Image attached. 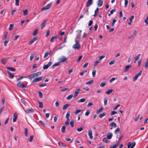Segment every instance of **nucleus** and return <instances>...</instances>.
Wrapping results in <instances>:
<instances>
[{"label": "nucleus", "mask_w": 148, "mask_h": 148, "mask_svg": "<svg viewBox=\"0 0 148 148\" xmlns=\"http://www.w3.org/2000/svg\"><path fill=\"white\" fill-rule=\"evenodd\" d=\"M52 4V3H50L47 5L45 7L42 8L41 11H44L50 8Z\"/></svg>", "instance_id": "1"}, {"label": "nucleus", "mask_w": 148, "mask_h": 148, "mask_svg": "<svg viewBox=\"0 0 148 148\" xmlns=\"http://www.w3.org/2000/svg\"><path fill=\"white\" fill-rule=\"evenodd\" d=\"M17 86L21 88H24L27 87V86L24 85L22 82L19 81L16 84Z\"/></svg>", "instance_id": "2"}, {"label": "nucleus", "mask_w": 148, "mask_h": 148, "mask_svg": "<svg viewBox=\"0 0 148 148\" xmlns=\"http://www.w3.org/2000/svg\"><path fill=\"white\" fill-rule=\"evenodd\" d=\"M142 70L140 71L139 73L136 74L135 76L134 77L133 81L135 82L138 78V77L140 76L142 74Z\"/></svg>", "instance_id": "3"}, {"label": "nucleus", "mask_w": 148, "mask_h": 148, "mask_svg": "<svg viewBox=\"0 0 148 148\" xmlns=\"http://www.w3.org/2000/svg\"><path fill=\"white\" fill-rule=\"evenodd\" d=\"M67 59V58L66 57L64 56H62L61 58H59V60L60 63L63 62H65Z\"/></svg>", "instance_id": "4"}, {"label": "nucleus", "mask_w": 148, "mask_h": 148, "mask_svg": "<svg viewBox=\"0 0 148 148\" xmlns=\"http://www.w3.org/2000/svg\"><path fill=\"white\" fill-rule=\"evenodd\" d=\"M81 47L80 44L79 42H76V43L74 44L73 46V47L74 49H79Z\"/></svg>", "instance_id": "5"}, {"label": "nucleus", "mask_w": 148, "mask_h": 148, "mask_svg": "<svg viewBox=\"0 0 148 148\" xmlns=\"http://www.w3.org/2000/svg\"><path fill=\"white\" fill-rule=\"evenodd\" d=\"M136 145V143L135 142H133L132 143H131V142H129L127 144V148H130L131 147H132V148L134 147V146Z\"/></svg>", "instance_id": "6"}, {"label": "nucleus", "mask_w": 148, "mask_h": 148, "mask_svg": "<svg viewBox=\"0 0 148 148\" xmlns=\"http://www.w3.org/2000/svg\"><path fill=\"white\" fill-rule=\"evenodd\" d=\"M43 77H37L34 79L32 81L33 83L42 80L43 79Z\"/></svg>", "instance_id": "7"}, {"label": "nucleus", "mask_w": 148, "mask_h": 148, "mask_svg": "<svg viewBox=\"0 0 148 148\" xmlns=\"http://www.w3.org/2000/svg\"><path fill=\"white\" fill-rule=\"evenodd\" d=\"M52 62H49L47 65H44L43 66V69L45 70L47 69L51 64Z\"/></svg>", "instance_id": "8"}, {"label": "nucleus", "mask_w": 148, "mask_h": 148, "mask_svg": "<svg viewBox=\"0 0 148 148\" xmlns=\"http://www.w3.org/2000/svg\"><path fill=\"white\" fill-rule=\"evenodd\" d=\"M93 3V0H88L86 5V7H89Z\"/></svg>", "instance_id": "9"}, {"label": "nucleus", "mask_w": 148, "mask_h": 148, "mask_svg": "<svg viewBox=\"0 0 148 148\" xmlns=\"http://www.w3.org/2000/svg\"><path fill=\"white\" fill-rule=\"evenodd\" d=\"M25 111L27 113H32L34 112V110L31 109H27Z\"/></svg>", "instance_id": "10"}, {"label": "nucleus", "mask_w": 148, "mask_h": 148, "mask_svg": "<svg viewBox=\"0 0 148 148\" xmlns=\"http://www.w3.org/2000/svg\"><path fill=\"white\" fill-rule=\"evenodd\" d=\"M37 40V38L36 37H34L30 41L29 44L30 45L32 44L34 41Z\"/></svg>", "instance_id": "11"}, {"label": "nucleus", "mask_w": 148, "mask_h": 148, "mask_svg": "<svg viewBox=\"0 0 148 148\" xmlns=\"http://www.w3.org/2000/svg\"><path fill=\"white\" fill-rule=\"evenodd\" d=\"M132 65H127L125 66V69L124 71L125 72H127L129 70L130 68L132 67Z\"/></svg>", "instance_id": "12"}, {"label": "nucleus", "mask_w": 148, "mask_h": 148, "mask_svg": "<svg viewBox=\"0 0 148 148\" xmlns=\"http://www.w3.org/2000/svg\"><path fill=\"white\" fill-rule=\"evenodd\" d=\"M36 76L35 75L34 73L32 74H30L27 76V77L29 79H32L35 77H36Z\"/></svg>", "instance_id": "13"}, {"label": "nucleus", "mask_w": 148, "mask_h": 148, "mask_svg": "<svg viewBox=\"0 0 148 148\" xmlns=\"http://www.w3.org/2000/svg\"><path fill=\"white\" fill-rule=\"evenodd\" d=\"M136 30H135L134 32L130 36L128 37V39H130L134 37L136 35Z\"/></svg>", "instance_id": "14"}, {"label": "nucleus", "mask_w": 148, "mask_h": 148, "mask_svg": "<svg viewBox=\"0 0 148 148\" xmlns=\"http://www.w3.org/2000/svg\"><path fill=\"white\" fill-rule=\"evenodd\" d=\"M17 115L15 113L14 114H13V122H15L16 121V120L17 119Z\"/></svg>", "instance_id": "15"}, {"label": "nucleus", "mask_w": 148, "mask_h": 148, "mask_svg": "<svg viewBox=\"0 0 148 148\" xmlns=\"http://www.w3.org/2000/svg\"><path fill=\"white\" fill-rule=\"evenodd\" d=\"M112 133L109 132L107 134V138L108 139H111L112 137Z\"/></svg>", "instance_id": "16"}, {"label": "nucleus", "mask_w": 148, "mask_h": 148, "mask_svg": "<svg viewBox=\"0 0 148 148\" xmlns=\"http://www.w3.org/2000/svg\"><path fill=\"white\" fill-rule=\"evenodd\" d=\"M47 22V20H45L43 21L41 24V29H42L45 26V24Z\"/></svg>", "instance_id": "17"}, {"label": "nucleus", "mask_w": 148, "mask_h": 148, "mask_svg": "<svg viewBox=\"0 0 148 148\" xmlns=\"http://www.w3.org/2000/svg\"><path fill=\"white\" fill-rule=\"evenodd\" d=\"M88 135L90 138V139L92 140L93 138V136H92V132L90 130L88 131Z\"/></svg>", "instance_id": "18"}, {"label": "nucleus", "mask_w": 148, "mask_h": 148, "mask_svg": "<svg viewBox=\"0 0 148 148\" xmlns=\"http://www.w3.org/2000/svg\"><path fill=\"white\" fill-rule=\"evenodd\" d=\"M8 73L9 74V77L11 79L13 78L14 77V76L13 75V74L11 73L9 71H8Z\"/></svg>", "instance_id": "19"}, {"label": "nucleus", "mask_w": 148, "mask_h": 148, "mask_svg": "<svg viewBox=\"0 0 148 148\" xmlns=\"http://www.w3.org/2000/svg\"><path fill=\"white\" fill-rule=\"evenodd\" d=\"M70 106V105L69 104H65L63 106L62 108V109L63 110H66L67 108V107Z\"/></svg>", "instance_id": "20"}, {"label": "nucleus", "mask_w": 148, "mask_h": 148, "mask_svg": "<svg viewBox=\"0 0 148 148\" xmlns=\"http://www.w3.org/2000/svg\"><path fill=\"white\" fill-rule=\"evenodd\" d=\"M60 62H59L57 63H56L53 64L52 66V67L53 69H54L56 66H58L60 65Z\"/></svg>", "instance_id": "21"}, {"label": "nucleus", "mask_w": 148, "mask_h": 148, "mask_svg": "<svg viewBox=\"0 0 148 148\" xmlns=\"http://www.w3.org/2000/svg\"><path fill=\"white\" fill-rule=\"evenodd\" d=\"M98 5L99 7L101 6L103 4V1L102 0H99L98 1Z\"/></svg>", "instance_id": "22"}, {"label": "nucleus", "mask_w": 148, "mask_h": 148, "mask_svg": "<svg viewBox=\"0 0 148 148\" xmlns=\"http://www.w3.org/2000/svg\"><path fill=\"white\" fill-rule=\"evenodd\" d=\"M99 8H96V10H95V14L94 15V17H96V16L97 13L99 12Z\"/></svg>", "instance_id": "23"}, {"label": "nucleus", "mask_w": 148, "mask_h": 148, "mask_svg": "<svg viewBox=\"0 0 148 148\" xmlns=\"http://www.w3.org/2000/svg\"><path fill=\"white\" fill-rule=\"evenodd\" d=\"M113 90L112 89H109L108 91H107L106 93L107 94L109 95L113 91Z\"/></svg>", "instance_id": "24"}, {"label": "nucleus", "mask_w": 148, "mask_h": 148, "mask_svg": "<svg viewBox=\"0 0 148 148\" xmlns=\"http://www.w3.org/2000/svg\"><path fill=\"white\" fill-rule=\"evenodd\" d=\"M58 144L59 145V146L61 147H66V145H65V144L61 142H59L58 143Z\"/></svg>", "instance_id": "25"}, {"label": "nucleus", "mask_w": 148, "mask_h": 148, "mask_svg": "<svg viewBox=\"0 0 148 148\" xmlns=\"http://www.w3.org/2000/svg\"><path fill=\"white\" fill-rule=\"evenodd\" d=\"M23 14L24 16H25L28 13V11L27 9H26L23 10Z\"/></svg>", "instance_id": "26"}, {"label": "nucleus", "mask_w": 148, "mask_h": 148, "mask_svg": "<svg viewBox=\"0 0 148 148\" xmlns=\"http://www.w3.org/2000/svg\"><path fill=\"white\" fill-rule=\"evenodd\" d=\"M110 126H112L114 127H116V124L114 122H112L111 124L109 125Z\"/></svg>", "instance_id": "27"}, {"label": "nucleus", "mask_w": 148, "mask_h": 148, "mask_svg": "<svg viewBox=\"0 0 148 148\" xmlns=\"http://www.w3.org/2000/svg\"><path fill=\"white\" fill-rule=\"evenodd\" d=\"M103 108L102 106L101 107L99 110H98L97 111L96 113L97 114H99L102 110H103Z\"/></svg>", "instance_id": "28"}, {"label": "nucleus", "mask_w": 148, "mask_h": 148, "mask_svg": "<svg viewBox=\"0 0 148 148\" xmlns=\"http://www.w3.org/2000/svg\"><path fill=\"white\" fill-rule=\"evenodd\" d=\"M7 69L11 71H16V69L15 68L12 67H8Z\"/></svg>", "instance_id": "29"}, {"label": "nucleus", "mask_w": 148, "mask_h": 148, "mask_svg": "<svg viewBox=\"0 0 148 148\" xmlns=\"http://www.w3.org/2000/svg\"><path fill=\"white\" fill-rule=\"evenodd\" d=\"M28 129L27 128H26L25 129L24 134L26 137L28 136Z\"/></svg>", "instance_id": "30"}, {"label": "nucleus", "mask_w": 148, "mask_h": 148, "mask_svg": "<svg viewBox=\"0 0 148 148\" xmlns=\"http://www.w3.org/2000/svg\"><path fill=\"white\" fill-rule=\"evenodd\" d=\"M106 114V112H103V113L102 114H100L99 115V117L100 118H102L103 116H105Z\"/></svg>", "instance_id": "31"}, {"label": "nucleus", "mask_w": 148, "mask_h": 148, "mask_svg": "<svg viewBox=\"0 0 148 148\" xmlns=\"http://www.w3.org/2000/svg\"><path fill=\"white\" fill-rule=\"evenodd\" d=\"M86 101V99L85 98H82L81 99H80L79 100L77 101V102L78 103L80 102H83Z\"/></svg>", "instance_id": "32"}, {"label": "nucleus", "mask_w": 148, "mask_h": 148, "mask_svg": "<svg viewBox=\"0 0 148 148\" xmlns=\"http://www.w3.org/2000/svg\"><path fill=\"white\" fill-rule=\"evenodd\" d=\"M94 81V80H91L89 81H88L86 82V84H91Z\"/></svg>", "instance_id": "33"}, {"label": "nucleus", "mask_w": 148, "mask_h": 148, "mask_svg": "<svg viewBox=\"0 0 148 148\" xmlns=\"http://www.w3.org/2000/svg\"><path fill=\"white\" fill-rule=\"evenodd\" d=\"M66 127L64 126H62V129H61V131L63 133H64L65 131Z\"/></svg>", "instance_id": "34"}, {"label": "nucleus", "mask_w": 148, "mask_h": 148, "mask_svg": "<svg viewBox=\"0 0 148 148\" xmlns=\"http://www.w3.org/2000/svg\"><path fill=\"white\" fill-rule=\"evenodd\" d=\"M38 29H36L34 31L33 33V36H35L37 35L38 33Z\"/></svg>", "instance_id": "35"}, {"label": "nucleus", "mask_w": 148, "mask_h": 148, "mask_svg": "<svg viewBox=\"0 0 148 148\" xmlns=\"http://www.w3.org/2000/svg\"><path fill=\"white\" fill-rule=\"evenodd\" d=\"M145 67L146 69H147L148 67V58L147 59L146 62L145 63Z\"/></svg>", "instance_id": "36"}, {"label": "nucleus", "mask_w": 148, "mask_h": 148, "mask_svg": "<svg viewBox=\"0 0 148 148\" xmlns=\"http://www.w3.org/2000/svg\"><path fill=\"white\" fill-rule=\"evenodd\" d=\"M34 74L35 75L36 77L40 75L41 74V72H38L36 73H34Z\"/></svg>", "instance_id": "37"}, {"label": "nucleus", "mask_w": 148, "mask_h": 148, "mask_svg": "<svg viewBox=\"0 0 148 148\" xmlns=\"http://www.w3.org/2000/svg\"><path fill=\"white\" fill-rule=\"evenodd\" d=\"M140 54H138L135 58L134 60L135 61H137L139 58L140 56Z\"/></svg>", "instance_id": "38"}, {"label": "nucleus", "mask_w": 148, "mask_h": 148, "mask_svg": "<svg viewBox=\"0 0 148 148\" xmlns=\"http://www.w3.org/2000/svg\"><path fill=\"white\" fill-rule=\"evenodd\" d=\"M34 57V54H32L30 57V60L31 61L32 60Z\"/></svg>", "instance_id": "39"}, {"label": "nucleus", "mask_w": 148, "mask_h": 148, "mask_svg": "<svg viewBox=\"0 0 148 148\" xmlns=\"http://www.w3.org/2000/svg\"><path fill=\"white\" fill-rule=\"evenodd\" d=\"M84 128V127H80V128L77 129V130L79 132H81L83 130Z\"/></svg>", "instance_id": "40"}, {"label": "nucleus", "mask_w": 148, "mask_h": 148, "mask_svg": "<svg viewBox=\"0 0 148 148\" xmlns=\"http://www.w3.org/2000/svg\"><path fill=\"white\" fill-rule=\"evenodd\" d=\"M73 97V95H70L68 96V97H67L66 98L67 99L69 100L71 98H72Z\"/></svg>", "instance_id": "41"}, {"label": "nucleus", "mask_w": 148, "mask_h": 148, "mask_svg": "<svg viewBox=\"0 0 148 148\" xmlns=\"http://www.w3.org/2000/svg\"><path fill=\"white\" fill-rule=\"evenodd\" d=\"M119 144V143L117 142V144H115L114 145L112 146H111V147L112 148H116V147L118 146Z\"/></svg>", "instance_id": "42"}, {"label": "nucleus", "mask_w": 148, "mask_h": 148, "mask_svg": "<svg viewBox=\"0 0 148 148\" xmlns=\"http://www.w3.org/2000/svg\"><path fill=\"white\" fill-rule=\"evenodd\" d=\"M13 27H14V25L13 24H10V27L9 28V30L10 31L12 29Z\"/></svg>", "instance_id": "43"}, {"label": "nucleus", "mask_w": 148, "mask_h": 148, "mask_svg": "<svg viewBox=\"0 0 148 148\" xmlns=\"http://www.w3.org/2000/svg\"><path fill=\"white\" fill-rule=\"evenodd\" d=\"M38 93L39 96V97L40 98H42L43 97V95L42 92L40 91L38 92Z\"/></svg>", "instance_id": "44"}, {"label": "nucleus", "mask_w": 148, "mask_h": 148, "mask_svg": "<svg viewBox=\"0 0 148 148\" xmlns=\"http://www.w3.org/2000/svg\"><path fill=\"white\" fill-rule=\"evenodd\" d=\"M39 107L40 108H42L43 107V103L42 102H39Z\"/></svg>", "instance_id": "45"}, {"label": "nucleus", "mask_w": 148, "mask_h": 148, "mask_svg": "<svg viewBox=\"0 0 148 148\" xmlns=\"http://www.w3.org/2000/svg\"><path fill=\"white\" fill-rule=\"evenodd\" d=\"M79 93V92H78L77 91H75V94H74V97H73L74 98H75L77 96V95Z\"/></svg>", "instance_id": "46"}, {"label": "nucleus", "mask_w": 148, "mask_h": 148, "mask_svg": "<svg viewBox=\"0 0 148 148\" xmlns=\"http://www.w3.org/2000/svg\"><path fill=\"white\" fill-rule=\"evenodd\" d=\"M106 84L104 82H102L100 85V86L101 87H104L106 85Z\"/></svg>", "instance_id": "47"}, {"label": "nucleus", "mask_w": 148, "mask_h": 148, "mask_svg": "<svg viewBox=\"0 0 148 148\" xmlns=\"http://www.w3.org/2000/svg\"><path fill=\"white\" fill-rule=\"evenodd\" d=\"M74 123V121H71L70 122V124L71 125V126L72 127H73Z\"/></svg>", "instance_id": "48"}, {"label": "nucleus", "mask_w": 148, "mask_h": 148, "mask_svg": "<svg viewBox=\"0 0 148 148\" xmlns=\"http://www.w3.org/2000/svg\"><path fill=\"white\" fill-rule=\"evenodd\" d=\"M34 136H30L29 141L30 142H32V141L33 139Z\"/></svg>", "instance_id": "49"}, {"label": "nucleus", "mask_w": 148, "mask_h": 148, "mask_svg": "<svg viewBox=\"0 0 148 148\" xmlns=\"http://www.w3.org/2000/svg\"><path fill=\"white\" fill-rule=\"evenodd\" d=\"M27 78V77L26 76H22V77H20L19 78H17V81H18L21 79H22L23 78Z\"/></svg>", "instance_id": "50"}, {"label": "nucleus", "mask_w": 148, "mask_h": 148, "mask_svg": "<svg viewBox=\"0 0 148 148\" xmlns=\"http://www.w3.org/2000/svg\"><path fill=\"white\" fill-rule=\"evenodd\" d=\"M50 53L49 52H47L45 53L44 56V58H45L47 57L49 54H50Z\"/></svg>", "instance_id": "51"}, {"label": "nucleus", "mask_w": 148, "mask_h": 148, "mask_svg": "<svg viewBox=\"0 0 148 148\" xmlns=\"http://www.w3.org/2000/svg\"><path fill=\"white\" fill-rule=\"evenodd\" d=\"M1 62L3 64H5L6 63V61L3 58L1 59Z\"/></svg>", "instance_id": "52"}, {"label": "nucleus", "mask_w": 148, "mask_h": 148, "mask_svg": "<svg viewBox=\"0 0 148 148\" xmlns=\"http://www.w3.org/2000/svg\"><path fill=\"white\" fill-rule=\"evenodd\" d=\"M70 112L69 111L67 112L66 115V118H69V117L70 116Z\"/></svg>", "instance_id": "53"}, {"label": "nucleus", "mask_w": 148, "mask_h": 148, "mask_svg": "<svg viewBox=\"0 0 148 148\" xmlns=\"http://www.w3.org/2000/svg\"><path fill=\"white\" fill-rule=\"evenodd\" d=\"M82 56H80L78 59V60L77 61V62H80V61L81 60V59H82Z\"/></svg>", "instance_id": "54"}, {"label": "nucleus", "mask_w": 148, "mask_h": 148, "mask_svg": "<svg viewBox=\"0 0 148 148\" xmlns=\"http://www.w3.org/2000/svg\"><path fill=\"white\" fill-rule=\"evenodd\" d=\"M116 20L115 19H113L112 21V27L114 26V24L116 22Z\"/></svg>", "instance_id": "55"}, {"label": "nucleus", "mask_w": 148, "mask_h": 148, "mask_svg": "<svg viewBox=\"0 0 148 148\" xmlns=\"http://www.w3.org/2000/svg\"><path fill=\"white\" fill-rule=\"evenodd\" d=\"M104 105H106L107 103V98H105L104 100Z\"/></svg>", "instance_id": "56"}, {"label": "nucleus", "mask_w": 148, "mask_h": 148, "mask_svg": "<svg viewBox=\"0 0 148 148\" xmlns=\"http://www.w3.org/2000/svg\"><path fill=\"white\" fill-rule=\"evenodd\" d=\"M103 141L105 142L106 143H108V142L107 138H103Z\"/></svg>", "instance_id": "57"}, {"label": "nucleus", "mask_w": 148, "mask_h": 148, "mask_svg": "<svg viewBox=\"0 0 148 148\" xmlns=\"http://www.w3.org/2000/svg\"><path fill=\"white\" fill-rule=\"evenodd\" d=\"M125 3L124 6L125 7H126L128 3V1L127 0H125Z\"/></svg>", "instance_id": "58"}, {"label": "nucleus", "mask_w": 148, "mask_h": 148, "mask_svg": "<svg viewBox=\"0 0 148 148\" xmlns=\"http://www.w3.org/2000/svg\"><path fill=\"white\" fill-rule=\"evenodd\" d=\"M88 63L87 62L86 63L82 66V67L83 68H85L88 65Z\"/></svg>", "instance_id": "59"}, {"label": "nucleus", "mask_w": 148, "mask_h": 148, "mask_svg": "<svg viewBox=\"0 0 148 148\" xmlns=\"http://www.w3.org/2000/svg\"><path fill=\"white\" fill-rule=\"evenodd\" d=\"M90 113V110H88L87 111L85 114V116H88L89 115Z\"/></svg>", "instance_id": "60"}, {"label": "nucleus", "mask_w": 148, "mask_h": 148, "mask_svg": "<svg viewBox=\"0 0 148 148\" xmlns=\"http://www.w3.org/2000/svg\"><path fill=\"white\" fill-rule=\"evenodd\" d=\"M119 131H120V128L119 127H118L116 130L115 132L116 134H117L118 133H119Z\"/></svg>", "instance_id": "61"}, {"label": "nucleus", "mask_w": 148, "mask_h": 148, "mask_svg": "<svg viewBox=\"0 0 148 148\" xmlns=\"http://www.w3.org/2000/svg\"><path fill=\"white\" fill-rule=\"evenodd\" d=\"M96 71L95 70H94L92 71V77H94L95 75Z\"/></svg>", "instance_id": "62"}, {"label": "nucleus", "mask_w": 148, "mask_h": 148, "mask_svg": "<svg viewBox=\"0 0 148 148\" xmlns=\"http://www.w3.org/2000/svg\"><path fill=\"white\" fill-rule=\"evenodd\" d=\"M116 78L114 77H113L109 80V82L110 83L112 82L113 81H114L116 79Z\"/></svg>", "instance_id": "63"}, {"label": "nucleus", "mask_w": 148, "mask_h": 148, "mask_svg": "<svg viewBox=\"0 0 148 148\" xmlns=\"http://www.w3.org/2000/svg\"><path fill=\"white\" fill-rule=\"evenodd\" d=\"M121 106V105L120 104H117V105L115 107H114V110H116L119 107V106Z\"/></svg>", "instance_id": "64"}]
</instances>
